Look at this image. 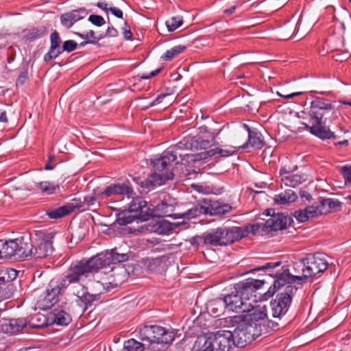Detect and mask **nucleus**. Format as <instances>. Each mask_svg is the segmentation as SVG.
<instances>
[{
  "mask_svg": "<svg viewBox=\"0 0 351 351\" xmlns=\"http://www.w3.org/2000/svg\"><path fill=\"white\" fill-rule=\"evenodd\" d=\"M217 135V134L209 133L208 140H206L204 136L184 138L173 147L163 152L160 157L152 159L154 173L141 182V187L152 190L157 186L163 184L167 180H172L173 178L171 169L173 162L176 161L178 155L182 156L180 151L184 149H206L215 143Z\"/></svg>",
  "mask_w": 351,
  "mask_h": 351,
  "instance_id": "f257e3e1",
  "label": "nucleus"
},
{
  "mask_svg": "<svg viewBox=\"0 0 351 351\" xmlns=\"http://www.w3.org/2000/svg\"><path fill=\"white\" fill-rule=\"evenodd\" d=\"M333 108L334 106L329 100L322 97H315L311 103L310 110L308 112V117H305L307 115L305 111H302L299 117L308 119V123L302 122V124L309 130L311 134L323 140L339 138V136L326 128V122L324 120L326 113Z\"/></svg>",
  "mask_w": 351,
  "mask_h": 351,
  "instance_id": "f03ea898",
  "label": "nucleus"
},
{
  "mask_svg": "<svg viewBox=\"0 0 351 351\" xmlns=\"http://www.w3.org/2000/svg\"><path fill=\"white\" fill-rule=\"evenodd\" d=\"M247 230L241 227H219L204 232L202 234L191 239L192 245H206L210 246H226L245 237Z\"/></svg>",
  "mask_w": 351,
  "mask_h": 351,
  "instance_id": "7ed1b4c3",
  "label": "nucleus"
},
{
  "mask_svg": "<svg viewBox=\"0 0 351 351\" xmlns=\"http://www.w3.org/2000/svg\"><path fill=\"white\" fill-rule=\"evenodd\" d=\"M138 334L141 339L147 341L153 351L161 350L175 339V333L171 328L158 324H145L139 328Z\"/></svg>",
  "mask_w": 351,
  "mask_h": 351,
  "instance_id": "20e7f679",
  "label": "nucleus"
},
{
  "mask_svg": "<svg viewBox=\"0 0 351 351\" xmlns=\"http://www.w3.org/2000/svg\"><path fill=\"white\" fill-rule=\"evenodd\" d=\"M298 267H302V275L300 276H289L284 274L285 278H291V280H298L300 286L307 282L310 278L324 272L328 266L325 257L321 254H308L295 265Z\"/></svg>",
  "mask_w": 351,
  "mask_h": 351,
  "instance_id": "39448f33",
  "label": "nucleus"
},
{
  "mask_svg": "<svg viewBox=\"0 0 351 351\" xmlns=\"http://www.w3.org/2000/svg\"><path fill=\"white\" fill-rule=\"evenodd\" d=\"M228 326L234 327L231 331L235 346L243 348L256 339V325L245 322L241 315L228 317L226 319Z\"/></svg>",
  "mask_w": 351,
  "mask_h": 351,
  "instance_id": "423d86ee",
  "label": "nucleus"
},
{
  "mask_svg": "<svg viewBox=\"0 0 351 351\" xmlns=\"http://www.w3.org/2000/svg\"><path fill=\"white\" fill-rule=\"evenodd\" d=\"M32 242L29 238H17L10 241L0 240V258L23 260L31 253Z\"/></svg>",
  "mask_w": 351,
  "mask_h": 351,
  "instance_id": "0eeeda50",
  "label": "nucleus"
},
{
  "mask_svg": "<svg viewBox=\"0 0 351 351\" xmlns=\"http://www.w3.org/2000/svg\"><path fill=\"white\" fill-rule=\"evenodd\" d=\"M96 256L88 259H82L73 263L65 276L66 286L70 283H75L83 280L90 274L97 272L100 269V263H98Z\"/></svg>",
  "mask_w": 351,
  "mask_h": 351,
  "instance_id": "6e6552de",
  "label": "nucleus"
},
{
  "mask_svg": "<svg viewBox=\"0 0 351 351\" xmlns=\"http://www.w3.org/2000/svg\"><path fill=\"white\" fill-rule=\"evenodd\" d=\"M284 274H287L289 276H300V275H293L290 274L289 269L287 267H282V272L281 274H277V279L274 280L273 286H271L269 289L262 295L261 298L263 300H267L272 297L279 289L285 286L284 291L278 293V295L285 298L288 297L290 302H292L293 295L298 289V287L293 285V284L296 283L298 285V280L295 279L294 280H291V278L288 279L287 278H285ZM299 285H300L299 284Z\"/></svg>",
  "mask_w": 351,
  "mask_h": 351,
  "instance_id": "1a4fd4ad",
  "label": "nucleus"
},
{
  "mask_svg": "<svg viewBox=\"0 0 351 351\" xmlns=\"http://www.w3.org/2000/svg\"><path fill=\"white\" fill-rule=\"evenodd\" d=\"M290 220L291 219L288 216H285L282 213H278L277 215H273L271 217L266 220L265 222L252 224L250 228L248 227L241 228L243 230H247L245 237L247 236L249 232L256 235L263 232H269L271 231L286 229L287 224L290 223Z\"/></svg>",
  "mask_w": 351,
  "mask_h": 351,
  "instance_id": "9d476101",
  "label": "nucleus"
},
{
  "mask_svg": "<svg viewBox=\"0 0 351 351\" xmlns=\"http://www.w3.org/2000/svg\"><path fill=\"white\" fill-rule=\"evenodd\" d=\"M46 323L34 324L25 317L3 318L0 319V332L9 335H16L24 328H40L44 327Z\"/></svg>",
  "mask_w": 351,
  "mask_h": 351,
  "instance_id": "9b49d317",
  "label": "nucleus"
},
{
  "mask_svg": "<svg viewBox=\"0 0 351 351\" xmlns=\"http://www.w3.org/2000/svg\"><path fill=\"white\" fill-rule=\"evenodd\" d=\"M66 287V280L51 282L43 295V298L38 301V307L43 310L52 307L58 301V295L61 291Z\"/></svg>",
  "mask_w": 351,
  "mask_h": 351,
  "instance_id": "f8f14e48",
  "label": "nucleus"
},
{
  "mask_svg": "<svg viewBox=\"0 0 351 351\" xmlns=\"http://www.w3.org/2000/svg\"><path fill=\"white\" fill-rule=\"evenodd\" d=\"M263 285L264 280L247 278L237 283L234 285V289L240 293L246 302L253 298L254 301H255L256 298V291L261 289Z\"/></svg>",
  "mask_w": 351,
  "mask_h": 351,
  "instance_id": "ddd939ff",
  "label": "nucleus"
},
{
  "mask_svg": "<svg viewBox=\"0 0 351 351\" xmlns=\"http://www.w3.org/2000/svg\"><path fill=\"white\" fill-rule=\"evenodd\" d=\"M97 262H100V269L110 266L111 264H117L127 261L129 259L128 253L119 252L117 248L106 250L95 256Z\"/></svg>",
  "mask_w": 351,
  "mask_h": 351,
  "instance_id": "4468645a",
  "label": "nucleus"
},
{
  "mask_svg": "<svg viewBox=\"0 0 351 351\" xmlns=\"http://www.w3.org/2000/svg\"><path fill=\"white\" fill-rule=\"evenodd\" d=\"M223 302L226 309L234 312L244 313L251 306V304L246 302L235 289L234 291L224 296Z\"/></svg>",
  "mask_w": 351,
  "mask_h": 351,
  "instance_id": "2eb2a0df",
  "label": "nucleus"
},
{
  "mask_svg": "<svg viewBox=\"0 0 351 351\" xmlns=\"http://www.w3.org/2000/svg\"><path fill=\"white\" fill-rule=\"evenodd\" d=\"M132 197L133 199L129 204V208L128 210L134 215H136V217H137L139 221L149 220L152 216V213L147 206V202L140 197L134 198L133 196Z\"/></svg>",
  "mask_w": 351,
  "mask_h": 351,
  "instance_id": "dca6fc26",
  "label": "nucleus"
},
{
  "mask_svg": "<svg viewBox=\"0 0 351 351\" xmlns=\"http://www.w3.org/2000/svg\"><path fill=\"white\" fill-rule=\"evenodd\" d=\"M211 335L215 351H230L235 346L230 330H219Z\"/></svg>",
  "mask_w": 351,
  "mask_h": 351,
  "instance_id": "f3484780",
  "label": "nucleus"
},
{
  "mask_svg": "<svg viewBox=\"0 0 351 351\" xmlns=\"http://www.w3.org/2000/svg\"><path fill=\"white\" fill-rule=\"evenodd\" d=\"M207 209L204 205V199H200L197 204L188 209L186 212L180 214L174 213L172 215V218L182 219L180 221L182 225H185L191 219L196 218L201 215H206Z\"/></svg>",
  "mask_w": 351,
  "mask_h": 351,
  "instance_id": "a211bd4d",
  "label": "nucleus"
},
{
  "mask_svg": "<svg viewBox=\"0 0 351 351\" xmlns=\"http://www.w3.org/2000/svg\"><path fill=\"white\" fill-rule=\"evenodd\" d=\"M100 195L102 199L114 195H126L130 198L133 197L135 193L128 183H116L110 184L104 190L100 189Z\"/></svg>",
  "mask_w": 351,
  "mask_h": 351,
  "instance_id": "6ab92c4d",
  "label": "nucleus"
},
{
  "mask_svg": "<svg viewBox=\"0 0 351 351\" xmlns=\"http://www.w3.org/2000/svg\"><path fill=\"white\" fill-rule=\"evenodd\" d=\"M291 304V302L288 297H282V295L278 294L276 298L270 302L273 317L281 319L289 311Z\"/></svg>",
  "mask_w": 351,
  "mask_h": 351,
  "instance_id": "aec40b11",
  "label": "nucleus"
},
{
  "mask_svg": "<svg viewBox=\"0 0 351 351\" xmlns=\"http://www.w3.org/2000/svg\"><path fill=\"white\" fill-rule=\"evenodd\" d=\"M44 321L43 323H46L44 326L48 324H56L60 326H67L72 321L71 315L63 309L56 308L48 314L47 320L45 316L43 315Z\"/></svg>",
  "mask_w": 351,
  "mask_h": 351,
  "instance_id": "412c9836",
  "label": "nucleus"
},
{
  "mask_svg": "<svg viewBox=\"0 0 351 351\" xmlns=\"http://www.w3.org/2000/svg\"><path fill=\"white\" fill-rule=\"evenodd\" d=\"M77 298L76 302L78 305L82 308L84 313L89 307L95 304V302H98L101 295L99 294H90L87 291V289L84 287L76 293Z\"/></svg>",
  "mask_w": 351,
  "mask_h": 351,
  "instance_id": "4be33fe9",
  "label": "nucleus"
},
{
  "mask_svg": "<svg viewBox=\"0 0 351 351\" xmlns=\"http://www.w3.org/2000/svg\"><path fill=\"white\" fill-rule=\"evenodd\" d=\"M52 241L49 240H40L36 245L32 244L31 253L28 256H33L34 258H44L50 256L53 252Z\"/></svg>",
  "mask_w": 351,
  "mask_h": 351,
  "instance_id": "5701e85b",
  "label": "nucleus"
},
{
  "mask_svg": "<svg viewBox=\"0 0 351 351\" xmlns=\"http://www.w3.org/2000/svg\"><path fill=\"white\" fill-rule=\"evenodd\" d=\"M88 12L84 8L73 10L71 12H65L60 16L61 24L69 29L77 21L85 18Z\"/></svg>",
  "mask_w": 351,
  "mask_h": 351,
  "instance_id": "b1692460",
  "label": "nucleus"
},
{
  "mask_svg": "<svg viewBox=\"0 0 351 351\" xmlns=\"http://www.w3.org/2000/svg\"><path fill=\"white\" fill-rule=\"evenodd\" d=\"M204 205L207 209L206 215H223L232 210V206L218 201L204 198Z\"/></svg>",
  "mask_w": 351,
  "mask_h": 351,
  "instance_id": "393cba45",
  "label": "nucleus"
},
{
  "mask_svg": "<svg viewBox=\"0 0 351 351\" xmlns=\"http://www.w3.org/2000/svg\"><path fill=\"white\" fill-rule=\"evenodd\" d=\"M244 313H246L241 315L245 319V322L253 323L256 326V322L264 320L267 317V308L265 306L254 307L251 304L249 309Z\"/></svg>",
  "mask_w": 351,
  "mask_h": 351,
  "instance_id": "a878e982",
  "label": "nucleus"
},
{
  "mask_svg": "<svg viewBox=\"0 0 351 351\" xmlns=\"http://www.w3.org/2000/svg\"><path fill=\"white\" fill-rule=\"evenodd\" d=\"M102 197L100 195V189H95L90 194L85 195L83 198V204L81 205L82 210H97L100 206V201Z\"/></svg>",
  "mask_w": 351,
  "mask_h": 351,
  "instance_id": "bb28decb",
  "label": "nucleus"
},
{
  "mask_svg": "<svg viewBox=\"0 0 351 351\" xmlns=\"http://www.w3.org/2000/svg\"><path fill=\"white\" fill-rule=\"evenodd\" d=\"M128 277V273L124 267L118 265L111 269V274L108 277L109 284L112 287L121 286Z\"/></svg>",
  "mask_w": 351,
  "mask_h": 351,
  "instance_id": "cd10ccee",
  "label": "nucleus"
},
{
  "mask_svg": "<svg viewBox=\"0 0 351 351\" xmlns=\"http://www.w3.org/2000/svg\"><path fill=\"white\" fill-rule=\"evenodd\" d=\"M317 199L322 215L339 210L341 206V202L336 199L319 197Z\"/></svg>",
  "mask_w": 351,
  "mask_h": 351,
  "instance_id": "c85d7f7f",
  "label": "nucleus"
},
{
  "mask_svg": "<svg viewBox=\"0 0 351 351\" xmlns=\"http://www.w3.org/2000/svg\"><path fill=\"white\" fill-rule=\"evenodd\" d=\"M193 351H215L212 335L208 337H198L193 347Z\"/></svg>",
  "mask_w": 351,
  "mask_h": 351,
  "instance_id": "c756f323",
  "label": "nucleus"
},
{
  "mask_svg": "<svg viewBox=\"0 0 351 351\" xmlns=\"http://www.w3.org/2000/svg\"><path fill=\"white\" fill-rule=\"evenodd\" d=\"M282 265L281 261L268 262L263 265L258 266L254 269V271H263L265 274L274 277L275 280L277 279V274H281L282 271L276 270Z\"/></svg>",
  "mask_w": 351,
  "mask_h": 351,
  "instance_id": "7c9ffc66",
  "label": "nucleus"
},
{
  "mask_svg": "<svg viewBox=\"0 0 351 351\" xmlns=\"http://www.w3.org/2000/svg\"><path fill=\"white\" fill-rule=\"evenodd\" d=\"M245 127L247 128L248 132L247 143L254 148L262 149L265 145V142L261 133L258 131L252 130L247 125H245Z\"/></svg>",
  "mask_w": 351,
  "mask_h": 351,
  "instance_id": "2f4dec72",
  "label": "nucleus"
},
{
  "mask_svg": "<svg viewBox=\"0 0 351 351\" xmlns=\"http://www.w3.org/2000/svg\"><path fill=\"white\" fill-rule=\"evenodd\" d=\"M237 150V147L234 146L225 147V148L216 147L204 152V154L206 156L204 158H206L207 157H213L216 155H218L220 157H228L233 155Z\"/></svg>",
  "mask_w": 351,
  "mask_h": 351,
  "instance_id": "473e14b6",
  "label": "nucleus"
},
{
  "mask_svg": "<svg viewBox=\"0 0 351 351\" xmlns=\"http://www.w3.org/2000/svg\"><path fill=\"white\" fill-rule=\"evenodd\" d=\"M298 196L296 193L293 190L288 189L276 195L274 200L277 204L285 205L295 202Z\"/></svg>",
  "mask_w": 351,
  "mask_h": 351,
  "instance_id": "72a5a7b5",
  "label": "nucleus"
},
{
  "mask_svg": "<svg viewBox=\"0 0 351 351\" xmlns=\"http://www.w3.org/2000/svg\"><path fill=\"white\" fill-rule=\"evenodd\" d=\"M47 29L45 26L33 27L23 31V37L28 40L32 41L38 39L46 34Z\"/></svg>",
  "mask_w": 351,
  "mask_h": 351,
  "instance_id": "f704fd0d",
  "label": "nucleus"
},
{
  "mask_svg": "<svg viewBox=\"0 0 351 351\" xmlns=\"http://www.w3.org/2000/svg\"><path fill=\"white\" fill-rule=\"evenodd\" d=\"M306 180L304 174H290L281 178V181L287 186L295 188Z\"/></svg>",
  "mask_w": 351,
  "mask_h": 351,
  "instance_id": "c9c22d12",
  "label": "nucleus"
},
{
  "mask_svg": "<svg viewBox=\"0 0 351 351\" xmlns=\"http://www.w3.org/2000/svg\"><path fill=\"white\" fill-rule=\"evenodd\" d=\"M135 221H138L137 217H136V215H134L128 210H124L120 212L117 215L116 219L117 223L120 226H126Z\"/></svg>",
  "mask_w": 351,
  "mask_h": 351,
  "instance_id": "e433bc0d",
  "label": "nucleus"
},
{
  "mask_svg": "<svg viewBox=\"0 0 351 351\" xmlns=\"http://www.w3.org/2000/svg\"><path fill=\"white\" fill-rule=\"evenodd\" d=\"M186 49L185 45H176L170 49L167 50L162 56L161 58L165 61H170L175 57L184 52Z\"/></svg>",
  "mask_w": 351,
  "mask_h": 351,
  "instance_id": "4c0bfd02",
  "label": "nucleus"
},
{
  "mask_svg": "<svg viewBox=\"0 0 351 351\" xmlns=\"http://www.w3.org/2000/svg\"><path fill=\"white\" fill-rule=\"evenodd\" d=\"M17 273L14 269H6L0 271V285L10 282L16 278Z\"/></svg>",
  "mask_w": 351,
  "mask_h": 351,
  "instance_id": "58836bf2",
  "label": "nucleus"
},
{
  "mask_svg": "<svg viewBox=\"0 0 351 351\" xmlns=\"http://www.w3.org/2000/svg\"><path fill=\"white\" fill-rule=\"evenodd\" d=\"M166 260L165 256H159L155 258H148L145 261L147 269L151 271H156L161 264Z\"/></svg>",
  "mask_w": 351,
  "mask_h": 351,
  "instance_id": "ea45409f",
  "label": "nucleus"
},
{
  "mask_svg": "<svg viewBox=\"0 0 351 351\" xmlns=\"http://www.w3.org/2000/svg\"><path fill=\"white\" fill-rule=\"evenodd\" d=\"M123 348L126 351H144V345L134 339H130L124 342Z\"/></svg>",
  "mask_w": 351,
  "mask_h": 351,
  "instance_id": "a19ab883",
  "label": "nucleus"
},
{
  "mask_svg": "<svg viewBox=\"0 0 351 351\" xmlns=\"http://www.w3.org/2000/svg\"><path fill=\"white\" fill-rule=\"evenodd\" d=\"M67 208L65 205L62 206L59 208L47 210V215L53 219H60L65 215H69Z\"/></svg>",
  "mask_w": 351,
  "mask_h": 351,
  "instance_id": "79ce46f5",
  "label": "nucleus"
},
{
  "mask_svg": "<svg viewBox=\"0 0 351 351\" xmlns=\"http://www.w3.org/2000/svg\"><path fill=\"white\" fill-rule=\"evenodd\" d=\"M180 226H182V223L180 221L171 223L167 221H162L160 222L158 230L160 233H167Z\"/></svg>",
  "mask_w": 351,
  "mask_h": 351,
  "instance_id": "37998d69",
  "label": "nucleus"
},
{
  "mask_svg": "<svg viewBox=\"0 0 351 351\" xmlns=\"http://www.w3.org/2000/svg\"><path fill=\"white\" fill-rule=\"evenodd\" d=\"M35 186L37 189L47 194L53 193L56 189V186L54 184L47 181L36 182Z\"/></svg>",
  "mask_w": 351,
  "mask_h": 351,
  "instance_id": "c03bdc74",
  "label": "nucleus"
},
{
  "mask_svg": "<svg viewBox=\"0 0 351 351\" xmlns=\"http://www.w3.org/2000/svg\"><path fill=\"white\" fill-rule=\"evenodd\" d=\"M156 209L160 213V215L164 217H170L172 218V215H174L171 214V212L173 210V206L164 201H162L160 203L158 204L156 206Z\"/></svg>",
  "mask_w": 351,
  "mask_h": 351,
  "instance_id": "a18cd8bd",
  "label": "nucleus"
},
{
  "mask_svg": "<svg viewBox=\"0 0 351 351\" xmlns=\"http://www.w3.org/2000/svg\"><path fill=\"white\" fill-rule=\"evenodd\" d=\"M183 23L181 16H173L167 20L165 23L169 32H173L180 27Z\"/></svg>",
  "mask_w": 351,
  "mask_h": 351,
  "instance_id": "49530a36",
  "label": "nucleus"
},
{
  "mask_svg": "<svg viewBox=\"0 0 351 351\" xmlns=\"http://www.w3.org/2000/svg\"><path fill=\"white\" fill-rule=\"evenodd\" d=\"M304 208L310 218L322 215L318 200L315 202L312 205L306 206Z\"/></svg>",
  "mask_w": 351,
  "mask_h": 351,
  "instance_id": "de8ad7c7",
  "label": "nucleus"
},
{
  "mask_svg": "<svg viewBox=\"0 0 351 351\" xmlns=\"http://www.w3.org/2000/svg\"><path fill=\"white\" fill-rule=\"evenodd\" d=\"M82 204L83 201L81 199L74 198L72 199L71 202L65 204V206L68 208L66 209L68 210L69 214H70L75 210L83 212L84 210H82V208H81V205H82Z\"/></svg>",
  "mask_w": 351,
  "mask_h": 351,
  "instance_id": "09e8293b",
  "label": "nucleus"
},
{
  "mask_svg": "<svg viewBox=\"0 0 351 351\" xmlns=\"http://www.w3.org/2000/svg\"><path fill=\"white\" fill-rule=\"evenodd\" d=\"M60 43L61 38L59 33L55 30L50 36V46L52 47L53 49H61Z\"/></svg>",
  "mask_w": 351,
  "mask_h": 351,
  "instance_id": "8fccbe9b",
  "label": "nucleus"
},
{
  "mask_svg": "<svg viewBox=\"0 0 351 351\" xmlns=\"http://www.w3.org/2000/svg\"><path fill=\"white\" fill-rule=\"evenodd\" d=\"M77 43L73 40H68L64 42L60 51H62V53L63 51L70 53L75 50L77 47Z\"/></svg>",
  "mask_w": 351,
  "mask_h": 351,
  "instance_id": "3c124183",
  "label": "nucleus"
},
{
  "mask_svg": "<svg viewBox=\"0 0 351 351\" xmlns=\"http://www.w3.org/2000/svg\"><path fill=\"white\" fill-rule=\"evenodd\" d=\"M293 216L299 222L302 223L305 222L310 219L305 208L295 211Z\"/></svg>",
  "mask_w": 351,
  "mask_h": 351,
  "instance_id": "603ef678",
  "label": "nucleus"
},
{
  "mask_svg": "<svg viewBox=\"0 0 351 351\" xmlns=\"http://www.w3.org/2000/svg\"><path fill=\"white\" fill-rule=\"evenodd\" d=\"M60 53H62V51H60V49H53L52 47L50 46L49 51L44 56V60L45 62H49L56 58Z\"/></svg>",
  "mask_w": 351,
  "mask_h": 351,
  "instance_id": "864d4df0",
  "label": "nucleus"
},
{
  "mask_svg": "<svg viewBox=\"0 0 351 351\" xmlns=\"http://www.w3.org/2000/svg\"><path fill=\"white\" fill-rule=\"evenodd\" d=\"M88 21L94 25L101 27L105 23L104 19L97 14H91L88 17Z\"/></svg>",
  "mask_w": 351,
  "mask_h": 351,
  "instance_id": "5fc2aeb1",
  "label": "nucleus"
},
{
  "mask_svg": "<svg viewBox=\"0 0 351 351\" xmlns=\"http://www.w3.org/2000/svg\"><path fill=\"white\" fill-rule=\"evenodd\" d=\"M346 182L351 183V166H343L341 168Z\"/></svg>",
  "mask_w": 351,
  "mask_h": 351,
  "instance_id": "6e6d98bb",
  "label": "nucleus"
},
{
  "mask_svg": "<svg viewBox=\"0 0 351 351\" xmlns=\"http://www.w3.org/2000/svg\"><path fill=\"white\" fill-rule=\"evenodd\" d=\"M28 80V73L27 71H24L20 73L18 78L16 81V86H22Z\"/></svg>",
  "mask_w": 351,
  "mask_h": 351,
  "instance_id": "4d7b16f0",
  "label": "nucleus"
},
{
  "mask_svg": "<svg viewBox=\"0 0 351 351\" xmlns=\"http://www.w3.org/2000/svg\"><path fill=\"white\" fill-rule=\"evenodd\" d=\"M297 168V166H295L293 168L287 166L282 167L279 171L280 176L282 178L285 176L290 175L291 172L295 171Z\"/></svg>",
  "mask_w": 351,
  "mask_h": 351,
  "instance_id": "13d9d810",
  "label": "nucleus"
},
{
  "mask_svg": "<svg viewBox=\"0 0 351 351\" xmlns=\"http://www.w3.org/2000/svg\"><path fill=\"white\" fill-rule=\"evenodd\" d=\"M109 9V11H110L114 16L119 19H123V13L121 9L112 6H110Z\"/></svg>",
  "mask_w": 351,
  "mask_h": 351,
  "instance_id": "bf43d9fd",
  "label": "nucleus"
},
{
  "mask_svg": "<svg viewBox=\"0 0 351 351\" xmlns=\"http://www.w3.org/2000/svg\"><path fill=\"white\" fill-rule=\"evenodd\" d=\"M124 25H125V27H123V34L124 38L126 40H130L132 36V34L130 31V27L126 22H125Z\"/></svg>",
  "mask_w": 351,
  "mask_h": 351,
  "instance_id": "052dcab7",
  "label": "nucleus"
},
{
  "mask_svg": "<svg viewBox=\"0 0 351 351\" xmlns=\"http://www.w3.org/2000/svg\"><path fill=\"white\" fill-rule=\"evenodd\" d=\"M88 38H92L93 40H95L97 42L104 38V36L103 34H99L97 36L93 30H89L88 32Z\"/></svg>",
  "mask_w": 351,
  "mask_h": 351,
  "instance_id": "680f3d73",
  "label": "nucleus"
},
{
  "mask_svg": "<svg viewBox=\"0 0 351 351\" xmlns=\"http://www.w3.org/2000/svg\"><path fill=\"white\" fill-rule=\"evenodd\" d=\"M162 68H159V69H157L153 71H152L151 73H149V74H143L141 77L142 79H145V80H148V79H150L151 77H154L156 76L157 74H158L160 71H161Z\"/></svg>",
  "mask_w": 351,
  "mask_h": 351,
  "instance_id": "e2e57ef3",
  "label": "nucleus"
},
{
  "mask_svg": "<svg viewBox=\"0 0 351 351\" xmlns=\"http://www.w3.org/2000/svg\"><path fill=\"white\" fill-rule=\"evenodd\" d=\"M169 95V94H160L157 96V97L149 104L150 106H154L157 104H159L162 102V99L166 97Z\"/></svg>",
  "mask_w": 351,
  "mask_h": 351,
  "instance_id": "0e129e2a",
  "label": "nucleus"
},
{
  "mask_svg": "<svg viewBox=\"0 0 351 351\" xmlns=\"http://www.w3.org/2000/svg\"><path fill=\"white\" fill-rule=\"evenodd\" d=\"M118 35V31L112 26L108 27L106 30V36L110 37H116Z\"/></svg>",
  "mask_w": 351,
  "mask_h": 351,
  "instance_id": "69168bd1",
  "label": "nucleus"
},
{
  "mask_svg": "<svg viewBox=\"0 0 351 351\" xmlns=\"http://www.w3.org/2000/svg\"><path fill=\"white\" fill-rule=\"evenodd\" d=\"M335 8L333 5H328L326 7V12L327 14L332 15V19L337 21L336 16L335 14Z\"/></svg>",
  "mask_w": 351,
  "mask_h": 351,
  "instance_id": "338daca9",
  "label": "nucleus"
},
{
  "mask_svg": "<svg viewBox=\"0 0 351 351\" xmlns=\"http://www.w3.org/2000/svg\"><path fill=\"white\" fill-rule=\"evenodd\" d=\"M97 6L99 8L104 10V12H106V13L110 10V9H109L110 7L108 6V4L107 3H106L105 1H99L97 3Z\"/></svg>",
  "mask_w": 351,
  "mask_h": 351,
  "instance_id": "774afa93",
  "label": "nucleus"
}]
</instances>
